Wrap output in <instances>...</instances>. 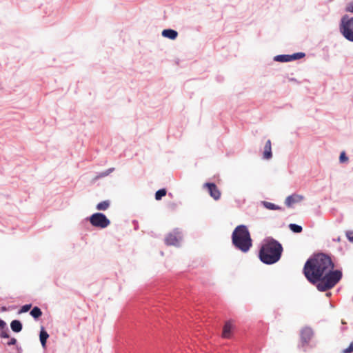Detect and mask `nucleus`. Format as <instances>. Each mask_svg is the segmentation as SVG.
Segmentation results:
<instances>
[{"label":"nucleus","mask_w":353,"mask_h":353,"mask_svg":"<svg viewBox=\"0 0 353 353\" xmlns=\"http://www.w3.org/2000/svg\"><path fill=\"white\" fill-rule=\"evenodd\" d=\"M162 36L174 40L178 36V32L172 29H165L162 31Z\"/></svg>","instance_id":"12"},{"label":"nucleus","mask_w":353,"mask_h":353,"mask_svg":"<svg viewBox=\"0 0 353 353\" xmlns=\"http://www.w3.org/2000/svg\"><path fill=\"white\" fill-rule=\"evenodd\" d=\"M48 337H49V335H48V334L46 331H44V330H41V332H40V341H41V343L43 347H46V341H47Z\"/></svg>","instance_id":"16"},{"label":"nucleus","mask_w":353,"mask_h":353,"mask_svg":"<svg viewBox=\"0 0 353 353\" xmlns=\"http://www.w3.org/2000/svg\"><path fill=\"white\" fill-rule=\"evenodd\" d=\"M234 247L242 252H248L252 246V240L248 228L244 225H238L232 234Z\"/></svg>","instance_id":"3"},{"label":"nucleus","mask_w":353,"mask_h":353,"mask_svg":"<svg viewBox=\"0 0 353 353\" xmlns=\"http://www.w3.org/2000/svg\"><path fill=\"white\" fill-rule=\"evenodd\" d=\"M90 222L94 227L105 228L110 224V221L102 213H94L90 216Z\"/></svg>","instance_id":"5"},{"label":"nucleus","mask_w":353,"mask_h":353,"mask_svg":"<svg viewBox=\"0 0 353 353\" xmlns=\"http://www.w3.org/2000/svg\"><path fill=\"white\" fill-rule=\"evenodd\" d=\"M6 325V323L3 320H0V327L3 328Z\"/></svg>","instance_id":"29"},{"label":"nucleus","mask_w":353,"mask_h":353,"mask_svg":"<svg viewBox=\"0 0 353 353\" xmlns=\"http://www.w3.org/2000/svg\"><path fill=\"white\" fill-rule=\"evenodd\" d=\"M232 330V325L230 321H228L225 323L223 326L222 336L225 339H229L231 336Z\"/></svg>","instance_id":"11"},{"label":"nucleus","mask_w":353,"mask_h":353,"mask_svg":"<svg viewBox=\"0 0 353 353\" xmlns=\"http://www.w3.org/2000/svg\"><path fill=\"white\" fill-rule=\"evenodd\" d=\"M10 327L14 332H19L22 330V324L19 320H13L10 323Z\"/></svg>","instance_id":"13"},{"label":"nucleus","mask_w":353,"mask_h":353,"mask_svg":"<svg viewBox=\"0 0 353 353\" xmlns=\"http://www.w3.org/2000/svg\"><path fill=\"white\" fill-rule=\"evenodd\" d=\"M345 11L347 12H353V1L349 3L346 8H345Z\"/></svg>","instance_id":"24"},{"label":"nucleus","mask_w":353,"mask_h":353,"mask_svg":"<svg viewBox=\"0 0 353 353\" xmlns=\"http://www.w3.org/2000/svg\"><path fill=\"white\" fill-rule=\"evenodd\" d=\"M203 186L208 189L210 195L214 200H219L221 198V193L216 184L213 183H205Z\"/></svg>","instance_id":"6"},{"label":"nucleus","mask_w":353,"mask_h":353,"mask_svg":"<svg viewBox=\"0 0 353 353\" xmlns=\"http://www.w3.org/2000/svg\"><path fill=\"white\" fill-rule=\"evenodd\" d=\"M1 336L2 338H9V334L7 331H2L1 333Z\"/></svg>","instance_id":"27"},{"label":"nucleus","mask_w":353,"mask_h":353,"mask_svg":"<svg viewBox=\"0 0 353 353\" xmlns=\"http://www.w3.org/2000/svg\"><path fill=\"white\" fill-rule=\"evenodd\" d=\"M290 55L282 54L277 55L274 57V60L279 62H288L291 61Z\"/></svg>","instance_id":"14"},{"label":"nucleus","mask_w":353,"mask_h":353,"mask_svg":"<svg viewBox=\"0 0 353 353\" xmlns=\"http://www.w3.org/2000/svg\"><path fill=\"white\" fill-rule=\"evenodd\" d=\"M166 192H167V191L164 188L160 189L158 191H157V192L155 194L156 200H161L163 196L166 195Z\"/></svg>","instance_id":"18"},{"label":"nucleus","mask_w":353,"mask_h":353,"mask_svg":"<svg viewBox=\"0 0 353 353\" xmlns=\"http://www.w3.org/2000/svg\"><path fill=\"white\" fill-rule=\"evenodd\" d=\"M263 205L267 209H269V210H279V209H281L280 207L276 205L275 204L270 203V202H267V201L263 202Z\"/></svg>","instance_id":"20"},{"label":"nucleus","mask_w":353,"mask_h":353,"mask_svg":"<svg viewBox=\"0 0 353 353\" xmlns=\"http://www.w3.org/2000/svg\"><path fill=\"white\" fill-rule=\"evenodd\" d=\"M313 336V331L310 327H304L301 331V340L303 345L307 344Z\"/></svg>","instance_id":"7"},{"label":"nucleus","mask_w":353,"mask_h":353,"mask_svg":"<svg viewBox=\"0 0 353 353\" xmlns=\"http://www.w3.org/2000/svg\"><path fill=\"white\" fill-rule=\"evenodd\" d=\"M346 236L350 241L353 242V232L352 231H347L346 232Z\"/></svg>","instance_id":"25"},{"label":"nucleus","mask_w":353,"mask_h":353,"mask_svg":"<svg viewBox=\"0 0 353 353\" xmlns=\"http://www.w3.org/2000/svg\"><path fill=\"white\" fill-rule=\"evenodd\" d=\"M289 228L295 233H300L302 231V227L296 224L291 223L289 225Z\"/></svg>","instance_id":"19"},{"label":"nucleus","mask_w":353,"mask_h":353,"mask_svg":"<svg viewBox=\"0 0 353 353\" xmlns=\"http://www.w3.org/2000/svg\"><path fill=\"white\" fill-rule=\"evenodd\" d=\"M110 206V201H103L102 202H100L97 205V210H106Z\"/></svg>","instance_id":"15"},{"label":"nucleus","mask_w":353,"mask_h":353,"mask_svg":"<svg viewBox=\"0 0 353 353\" xmlns=\"http://www.w3.org/2000/svg\"><path fill=\"white\" fill-rule=\"evenodd\" d=\"M272 157V143H271V141L270 139H268L266 143H265V145L264 146V150H263V157L264 159H270Z\"/></svg>","instance_id":"10"},{"label":"nucleus","mask_w":353,"mask_h":353,"mask_svg":"<svg viewBox=\"0 0 353 353\" xmlns=\"http://www.w3.org/2000/svg\"><path fill=\"white\" fill-rule=\"evenodd\" d=\"M305 53L303 52H297V53H294L292 55H290V59H291V61H293V60H296V59H300L303 57H305Z\"/></svg>","instance_id":"21"},{"label":"nucleus","mask_w":353,"mask_h":353,"mask_svg":"<svg viewBox=\"0 0 353 353\" xmlns=\"http://www.w3.org/2000/svg\"><path fill=\"white\" fill-rule=\"evenodd\" d=\"M341 32L350 41L353 42V17H343L341 21Z\"/></svg>","instance_id":"4"},{"label":"nucleus","mask_w":353,"mask_h":353,"mask_svg":"<svg viewBox=\"0 0 353 353\" xmlns=\"http://www.w3.org/2000/svg\"><path fill=\"white\" fill-rule=\"evenodd\" d=\"M181 236L179 232H174L173 233L169 234L165 241V243L168 245H178Z\"/></svg>","instance_id":"8"},{"label":"nucleus","mask_w":353,"mask_h":353,"mask_svg":"<svg viewBox=\"0 0 353 353\" xmlns=\"http://www.w3.org/2000/svg\"><path fill=\"white\" fill-rule=\"evenodd\" d=\"M283 247L277 241L272 239L263 243L259 251V259L265 264L276 263L281 258Z\"/></svg>","instance_id":"2"},{"label":"nucleus","mask_w":353,"mask_h":353,"mask_svg":"<svg viewBox=\"0 0 353 353\" xmlns=\"http://www.w3.org/2000/svg\"><path fill=\"white\" fill-rule=\"evenodd\" d=\"M334 263L331 258L323 253L314 255L305 263L303 273L306 279L316 284L321 292L334 288L342 278L340 270H333Z\"/></svg>","instance_id":"1"},{"label":"nucleus","mask_w":353,"mask_h":353,"mask_svg":"<svg viewBox=\"0 0 353 353\" xmlns=\"http://www.w3.org/2000/svg\"><path fill=\"white\" fill-rule=\"evenodd\" d=\"M17 343V339H14V338H12L10 339V341L8 343V345H15Z\"/></svg>","instance_id":"28"},{"label":"nucleus","mask_w":353,"mask_h":353,"mask_svg":"<svg viewBox=\"0 0 353 353\" xmlns=\"http://www.w3.org/2000/svg\"><path fill=\"white\" fill-rule=\"evenodd\" d=\"M339 160H340V162H341V163L347 161L348 158L347 157V156L345 155V153L344 152H342L341 153L340 157H339Z\"/></svg>","instance_id":"23"},{"label":"nucleus","mask_w":353,"mask_h":353,"mask_svg":"<svg viewBox=\"0 0 353 353\" xmlns=\"http://www.w3.org/2000/svg\"><path fill=\"white\" fill-rule=\"evenodd\" d=\"M303 199V196L299 194H293L286 198L285 203L288 207H290L292 204L301 201Z\"/></svg>","instance_id":"9"},{"label":"nucleus","mask_w":353,"mask_h":353,"mask_svg":"<svg viewBox=\"0 0 353 353\" xmlns=\"http://www.w3.org/2000/svg\"><path fill=\"white\" fill-rule=\"evenodd\" d=\"M30 314L35 319L39 318L42 315V312L38 307H34L30 312Z\"/></svg>","instance_id":"17"},{"label":"nucleus","mask_w":353,"mask_h":353,"mask_svg":"<svg viewBox=\"0 0 353 353\" xmlns=\"http://www.w3.org/2000/svg\"><path fill=\"white\" fill-rule=\"evenodd\" d=\"M31 307V305L30 304H28V305H23L21 309V312H26L28 311H29V310L30 309Z\"/></svg>","instance_id":"26"},{"label":"nucleus","mask_w":353,"mask_h":353,"mask_svg":"<svg viewBox=\"0 0 353 353\" xmlns=\"http://www.w3.org/2000/svg\"><path fill=\"white\" fill-rule=\"evenodd\" d=\"M353 352V342H352L349 347L343 350L342 353H351Z\"/></svg>","instance_id":"22"}]
</instances>
